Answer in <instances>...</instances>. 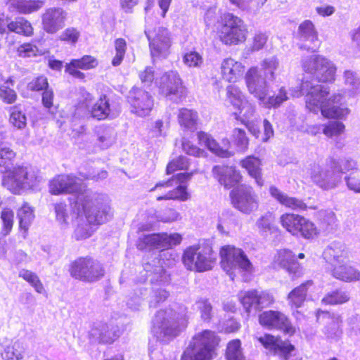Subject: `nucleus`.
<instances>
[{"instance_id":"nucleus-1","label":"nucleus","mask_w":360,"mask_h":360,"mask_svg":"<svg viewBox=\"0 0 360 360\" xmlns=\"http://www.w3.org/2000/svg\"><path fill=\"white\" fill-rule=\"evenodd\" d=\"M292 97H300L305 94L306 108L314 113L321 111L326 118L342 119L349 110L343 105H338L342 99V94L334 93L330 96V89L321 84H314L311 81H303L300 87L290 90Z\"/></svg>"},{"instance_id":"nucleus-2","label":"nucleus","mask_w":360,"mask_h":360,"mask_svg":"<svg viewBox=\"0 0 360 360\" xmlns=\"http://www.w3.org/2000/svg\"><path fill=\"white\" fill-rule=\"evenodd\" d=\"M279 66L278 59L271 56L262 60L260 68L252 67L245 74V83L249 93L257 98L260 105L267 108H277L288 99L284 87H281L276 96L266 97L269 82L276 79L275 72Z\"/></svg>"},{"instance_id":"nucleus-3","label":"nucleus","mask_w":360,"mask_h":360,"mask_svg":"<svg viewBox=\"0 0 360 360\" xmlns=\"http://www.w3.org/2000/svg\"><path fill=\"white\" fill-rule=\"evenodd\" d=\"M15 153L9 147H0V172L7 175L2 180L3 186L11 193L17 194L21 190L30 188L39 181V177L31 169L25 167H13Z\"/></svg>"},{"instance_id":"nucleus-4","label":"nucleus","mask_w":360,"mask_h":360,"mask_svg":"<svg viewBox=\"0 0 360 360\" xmlns=\"http://www.w3.org/2000/svg\"><path fill=\"white\" fill-rule=\"evenodd\" d=\"M71 206L79 216L84 214L85 219L90 224H103L110 219L113 214L108 196L91 191L78 195Z\"/></svg>"},{"instance_id":"nucleus-5","label":"nucleus","mask_w":360,"mask_h":360,"mask_svg":"<svg viewBox=\"0 0 360 360\" xmlns=\"http://www.w3.org/2000/svg\"><path fill=\"white\" fill-rule=\"evenodd\" d=\"M185 309L179 307L176 311L168 308L158 311L153 320V333L158 339L167 341L179 335L186 327Z\"/></svg>"},{"instance_id":"nucleus-6","label":"nucleus","mask_w":360,"mask_h":360,"mask_svg":"<svg viewBox=\"0 0 360 360\" xmlns=\"http://www.w3.org/2000/svg\"><path fill=\"white\" fill-rule=\"evenodd\" d=\"M219 338L211 330H204L193 337L181 360H211Z\"/></svg>"},{"instance_id":"nucleus-7","label":"nucleus","mask_w":360,"mask_h":360,"mask_svg":"<svg viewBox=\"0 0 360 360\" xmlns=\"http://www.w3.org/2000/svg\"><path fill=\"white\" fill-rule=\"evenodd\" d=\"M193 172L179 173L172 176L167 181H162L155 184L150 191L157 192V200H178L186 201L191 197L184 183L188 181Z\"/></svg>"},{"instance_id":"nucleus-8","label":"nucleus","mask_w":360,"mask_h":360,"mask_svg":"<svg viewBox=\"0 0 360 360\" xmlns=\"http://www.w3.org/2000/svg\"><path fill=\"white\" fill-rule=\"evenodd\" d=\"M221 266L231 280L239 274L251 273L253 266L245 252L232 245H225L221 248Z\"/></svg>"},{"instance_id":"nucleus-9","label":"nucleus","mask_w":360,"mask_h":360,"mask_svg":"<svg viewBox=\"0 0 360 360\" xmlns=\"http://www.w3.org/2000/svg\"><path fill=\"white\" fill-rule=\"evenodd\" d=\"M182 262L189 271L204 272L213 268L216 255L209 246L192 245L184 250Z\"/></svg>"},{"instance_id":"nucleus-10","label":"nucleus","mask_w":360,"mask_h":360,"mask_svg":"<svg viewBox=\"0 0 360 360\" xmlns=\"http://www.w3.org/2000/svg\"><path fill=\"white\" fill-rule=\"evenodd\" d=\"M301 65L304 72L313 75L319 82L332 83L335 80L336 65L323 56L311 55L303 57Z\"/></svg>"},{"instance_id":"nucleus-11","label":"nucleus","mask_w":360,"mask_h":360,"mask_svg":"<svg viewBox=\"0 0 360 360\" xmlns=\"http://www.w3.org/2000/svg\"><path fill=\"white\" fill-rule=\"evenodd\" d=\"M247 29L243 21L232 13H225L219 32L220 40L226 45L238 44L245 41Z\"/></svg>"},{"instance_id":"nucleus-12","label":"nucleus","mask_w":360,"mask_h":360,"mask_svg":"<svg viewBox=\"0 0 360 360\" xmlns=\"http://www.w3.org/2000/svg\"><path fill=\"white\" fill-rule=\"evenodd\" d=\"M309 176L315 185L325 191L335 188L342 181V177L335 171L329 162V158L326 165L319 162L311 165Z\"/></svg>"},{"instance_id":"nucleus-13","label":"nucleus","mask_w":360,"mask_h":360,"mask_svg":"<svg viewBox=\"0 0 360 360\" xmlns=\"http://www.w3.org/2000/svg\"><path fill=\"white\" fill-rule=\"evenodd\" d=\"M70 275L86 282H94L104 276L101 264L91 257H79L75 260L70 268Z\"/></svg>"},{"instance_id":"nucleus-14","label":"nucleus","mask_w":360,"mask_h":360,"mask_svg":"<svg viewBox=\"0 0 360 360\" xmlns=\"http://www.w3.org/2000/svg\"><path fill=\"white\" fill-rule=\"evenodd\" d=\"M145 34L149 41L152 58H166L170 53L172 46L171 34L168 30L162 27L147 28Z\"/></svg>"},{"instance_id":"nucleus-15","label":"nucleus","mask_w":360,"mask_h":360,"mask_svg":"<svg viewBox=\"0 0 360 360\" xmlns=\"http://www.w3.org/2000/svg\"><path fill=\"white\" fill-rule=\"evenodd\" d=\"M50 192L53 195L75 194V202L78 195L91 190L86 188L82 177L74 174H60L54 177L49 183Z\"/></svg>"},{"instance_id":"nucleus-16","label":"nucleus","mask_w":360,"mask_h":360,"mask_svg":"<svg viewBox=\"0 0 360 360\" xmlns=\"http://www.w3.org/2000/svg\"><path fill=\"white\" fill-rule=\"evenodd\" d=\"M233 206L244 214H250L258 209L259 198L252 187L242 184L230 192Z\"/></svg>"},{"instance_id":"nucleus-17","label":"nucleus","mask_w":360,"mask_h":360,"mask_svg":"<svg viewBox=\"0 0 360 360\" xmlns=\"http://www.w3.org/2000/svg\"><path fill=\"white\" fill-rule=\"evenodd\" d=\"M182 236L177 233L167 234L153 233L143 235L137 240V248L139 250H166L181 243Z\"/></svg>"},{"instance_id":"nucleus-18","label":"nucleus","mask_w":360,"mask_h":360,"mask_svg":"<svg viewBox=\"0 0 360 360\" xmlns=\"http://www.w3.org/2000/svg\"><path fill=\"white\" fill-rule=\"evenodd\" d=\"M316 320L318 322L324 324L322 332L328 340L337 342L341 338L342 335V319L340 315L318 310Z\"/></svg>"},{"instance_id":"nucleus-19","label":"nucleus","mask_w":360,"mask_h":360,"mask_svg":"<svg viewBox=\"0 0 360 360\" xmlns=\"http://www.w3.org/2000/svg\"><path fill=\"white\" fill-rule=\"evenodd\" d=\"M259 322L266 328L280 330L290 335L295 333V328L288 318L279 311L268 310L262 312L259 316Z\"/></svg>"},{"instance_id":"nucleus-20","label":"nucleus","mask_w":360,"mask_h":360,"mask_svg":"<svg viewBox=\"0 0 360 360\" xmlns=\"http://www.w3.org/2000/svg\"><path fill=\"white\" fill-rule=\"evenodd\" d=\"M155 83L161 93L170 99L177 102L183 96L184 90L181 80L176 71L171 70L165 72Z\"/></svg>"},{"instance_id":"nucleus-21","label":"nucleus","mask_w":360,"mask_h":360,"mask_svg":"<svg viewBox=\"0 0 360 360\" xmlns=\"http://www.w3.org/2000/svg\"><path fill=\"white\" fill-rule=\"evenodd\" d=\"M128 101L131 112L139 117L148 115L154 105L153 99L148 92L136 87L129 91Z\"/></svg>"},{"instance_id":"nucleus-22","label":"nucleus","mask_w":360,"mask_h":360,"mask_svg":"<svg viewBox=\"0 0 360 360\" xmlns=\"http://www.w3.org/2000/svg\"><path fill=\"white\" fill-rule=\"evenodd\" d=\"M297 37L301 44L300 49L313 50L319 44V33L314 22L310 20L302 22L297 28Z\"/></svg>"},{"instance_id":"nucleus-23","label":"nucleus","mask_w":360,"mask_h":360,"mask_svg":"<svg viewBox=\"0 0 360 360\" xmlns=\"http://www.w3.org/2000/svg\"><path fill=\"white\" fill-rule=\"evenodd\" d=\"M68 13L60 8H51L42 15L44 30L50 34H54L65 26Z\"/></svg>"},{"instance_id":"nucleus-24","label":"nucleus","mask_w":360,"mask_h":360,"mask_svg":"<svg viewBox=\"0 0 360 360\" xmlns=\"http://www.w3.org/2000/svg\"><path fill=\"white\" fill-rule=\"evenodd\" d=\"M122 331L117 326L106 323L95 324L89 331V336L100 343L111 344L121 335Z\"/></svg>"},{"instance_id":"nucleus-25","label":"nucleus","mask_w":360,"mask_h":360,"mask_svg":"<svg viewBox=\"0 0 360 360\" xmlns=\"http://www.w3.org/2000/svg\"><path fill=\"white\" fill-rule=\"evenodd\" d=\"M87 108L91 117L97 120L112 119L117 115L115 108L106 95H101L91 106L87 105Z\"/></svg>"},{"instance_id":"nucleus-26","label":"nucleus","mask_w":360,"mask_h":360,"mask_svg":"<svg viewBox=\"0 0 360 360\" xmlns=\"http://www.w3.org/2000/svg\"><path fill=\"white\" fill-rule=\"evenodd\" d=\"M257 340L266 349L283 356L285 359H288V355L295 349L294 346L288 342L283 341L280 338L269 334L257 338Z\"/></svg>"},{"instance_id":"nucleus-27","label":"nucleus","mask_w":360,"mask_h":360,"mask_svg":"<svg viewBox=\"0 0 360 360\" xmlns=\"http://www.w3.org/2000/svg\"><path fill=\"white\" fill-rule=\"evenodd\" d=\"M212 172L219 184L226 188L233 187L242 181L240 172L233 167L217 165L213 167Z\"/></svg>"},{"instance_id":"nucleus-28","label":"nucleus","mask_w":360,"mask_h":360,"mask_svg":"<svg viewBox=\"0 0 360 360\" xmlns=\"http://www.w3.org/2000/svg\"><path fill=\"white\" fill-rule=\"evenodd\" d=\"M98 65L97 60L89 55L84 56L79 59H72L65 65V71L75 78L83 79L85 74L79 70H88Z\"/></svg>"},{"instance_id":"nucleus-29","label":"nucleus","mask_w":360,"mask_h":360,"mask_svg":"<svg viewBox=\"0 0 360 360\" xmlns=\"http://www.w3.org/2000/svg\"><path fill=\"white\" fill-rule=\"evenodd\" d=\"M331 275L336 279L346 283H355L360 281V270L351 263L333 264Z\"/></svg>"},{"instance_id":"nucleus-30","label":"nucleus","mask_w":360,"mask_h":360,"mask_svg":"<svg viewBox=\"0 0 360 360\" xmlns=\"http://www.w3.org/2000/svg\"><path fill=\"white\" fill-rule=\"evenodd\" d=\"M245 66L240 61L232 58H227L221 63V73L224 80L236 82L243 75Z\"/></svg>"},{"instance_id":"nucleus-31","label":"nucleus","mask_w":360,"mask_h":360,"mask_svg":"<svg viewBox=\"0 0 360 360\" xmlns=\"http://www.w3.org/2000/svg\"><path fill=\"white\" fill-rule=\"evenodd\" d=\"M323 258L333 264H340L349 259V251L342 243L333 242L323 251Z\"/></svg>"},{"instance_id":"nucleus-32","label":"nucleus","mask_w":360,"mask_h":360,"mask_svg":"<svg viewBox=\"0 0 360 360\" xmlns=\"http://www.w3.org/2000/svg\"><path fill=\"white\" fill-rule=\"evenodd\" d=\"M269 193L279 203L289 209L300 212L307 208V205L302 200L288 196L274 186L270 187Z\"/></svg>"},{"instance_id":"nucleus-33","label":"nucleus","mask_w":360,"mask_h":360,"mask_svg":"<svg viewBox=\"0 0 360 360\" xmlns=\"http://www.w3.org/2000/svg\"><path fill=\"white\" fill-rule=\"evenodd\" d=\"M198 139L202 146H206L210 151L221 158H229L233 155V153L228 150L229 142L228 140L224 141L226 148L219 146V144L211 138L207 134L204 132L198 133Z\"/></svg>"},{"instance_id":"nucleus-34","label":"nucleus","mask_w":360,"mask_h":360,"mask_svg":"<svg viewBox=\"0 0 360 360\" xmlns=\"http://www.w3.org/2000/svg\"><path fill=\"white\" fill-rule=\"evenodd\" d=\"M274 264L276 266L286 269L290 273L296 274L299 269V264L295 261V255L286 249L278 251L274 257Z\"/></svg>"},{"instance_id":"nucleus-35","label":"nucleus","mask_w":360,"mask_h":360,"mask_svg":"<svg viewBox=\"0 0 360 360\" xmlns=\"http://www.w3.org/2000/svg\"><path fill=\"white\" fill-rule=\"evenodd\" d=\"M312 285L311 281H307L290 291L288 295V304L291 307L299 308L304 304L307 290Z\"/></svg>"},{"instance_id":"nucleus-36","label":"nucleus","mask_w":360,"mask_h":360,"mask_svg":"<svg viewBox=\"0 0 360 360\" xmlns=\"http://www.w3.org/2000/svg\"><path fill=\"white\" fill-rule=\"evenodd\" d=\"M242 167L245 168L250 176L255 179L257 184L262 186L264 181L261 176V162L259 159L249 156L240 162Z\"/></svg>"},{"instance_id":"nucleus-37","label":"nucleus","mask_w":360,"mask_h":360,"mask_svg":"<svg viewBox=\"0 0 360 360\" xmlns=\"http://www.w3.org/2000/svg\"><path fill=\"white\" fill-rule=\"evenodd\" d=\"M345 92L350 97H354L360 94V77L353 71L346 70L343 75Z\"/></svg>"},{"instance_id":"nucleus-38","label":"nucleus","mask_w":360,"mask_h":360,"mask_svg":"<svg viewBox=\"0 0 360 360\" xmlns=\"http://www.w3.org/2000/svg\"><path fill=\"white\" fill-rule=\"evenodd\" d=\"M233 112L235 119L246 124L253 118L255 114V105L246 98Z\"/></svg>"},{"instance_id":"nucleus-39","label":"nucleus","mask_w":360,"mask_h":360,"mask_svg":"<svg viewBox=\"0 0 360 360\" xmlns=\"http://www.w3.org/2000/svg\"><path fill=\"white\" fill-rule=\"evenodd\" d=\"M238 299L248 314L252 312L256 313L258 311L257 290L241 291L238 294Z\"/></svg>"},{"instance_id":"nucleus-40","label":"nucleus","mask_w":360,"mask_h":360,"mask_svg":"<svg viewBox=\"0 0 360 360\" xmlns=\"http://www.w3.org/2000/svg\"><path fill=\"white\" fill-rule=\"evenodd\" d=\"M76 214L75 221L76 228L75 230L74 236L77 240H82L87 238L91 236L94 232V229L91 226L92 224H90L85 219L84 214L79 216L77 212H74ZM93 225H94L93 224Z\"/></svg>"},{"instance_id":"nucleus-41","label":"nucleus","mask_w":360,"mask_h":360,"mask_svg":"<svg viewBox=\"0 0 360 360\" xmlns=\"http://www.w3.org/2000/svg\"><path fill=\"white\" fill-rule=\"evenodd\" d=\"M149 290L146 287H137L134 290V292L129 297L127 304L133 311L140 310L145 304V300L148 297Z\"/></svg>"},{"instance_id":"nucleus-42","label":"nucleus","mask_w":360,"mask_h":360,"mask_svg":"<svg viewBox=\"0 0 360 360\" xmlns=\"http://www.w3.org/2000/svg\"><path fill=\"white\" fill-rule=\"evenodd\" d=\"M329 162L342 177L343 174L356 169L357 167V162L351 157H345L340 160L329 157Z\"/></svg>"},{"instance_id":"nucleus-43","label":"nucleus","mask_w":360,"mask_h":360,"mask_svg":"<svg viewBox=\"0 0 360 360\" xmlns=\"http://www.w3.org/2000/svg\"><path fill=\"white\" fill-rule=\"evenodd\" d=\"M42 6L39 1H20L14 0L9 5L11 11H16L20 13L27 14L34 12Z\"/></svg>"},{"instance_id":"nucleus-44","label":"nucleus","mask_w":360,"mask_h":360,"mask_svg":"<svg viewBox=\"0 0 360 360\" xmlns=\"http://www.w3.org/2000/svg\"><path fill=\"white\" fill-rule=\"evenodd\" d=\"M10 32H13L23 36L30 37L33 34V27L31 23L24 18H15L7 25Z\"/></svg>"},{"instance_id":"nucleus-45","label":"nucleus","mask_w":360,"mask_h":360,"mask_svg":"<svg viewBox=\"0 0 360 360\" xmlns=\"http://www.w3.org/2000/svg\"><path fill=\"white\" fill-rule=\"evenodd\" d=\"M17 216L20 228L25 233L34 219V210L27 203H24L18 210Z\"/></svg>"},{"instance_id":"nucleus-46","label":"nucleus","mask_w":360,"mask_h":360,"mask_svg":"<svg viewBox=\"0 0 360 360\" xmlns=\"http://www.w3.org/2000/svg\"><path fill=\"white\" fill-rule=\"evenodd\" d=\"M178 121L181 127L194 130L198 121L197 112L190 109L182 108L178 114Z\"/></svg>"},{"instance_id":"nucleus-47","label":"nucleus","mask_w":360,"mask_h":360,"mask_svg":"<svg viewBox=\"0 0 360 360\" xmlns=\"http://www.w3.org/2000/svg\"><path fill=\"white\" fill-rule=\"evenodd\" d=\"M246 96L236 85H229L226 88V99L234 109L241 105Z\"/></svg>"},{"instance_id":"nucleus-48","label":"nucleus","mask_w":360,"mask_h":360,"mask_svg":"<svg viewBox=\"0 0 360 360\" xmlns=\"http://www.w3.org/2000/svg\"><path fill=\"white\" fill-rule=\"evenodd\" d=\"M302 217L295 214H284L280 218L282 226L292 235H297L298 226Z\"/></svg>"},{"instance_id":"nucleus-49","label":"nucleus","mask_w":360,"mask_h":360,"mask_svg":"<svg viewBox=\"0 0 360 360\" xmlns=\"http://www.w3.org/2000/svg\"><path fill=\"white\" fill-rule=\"evenodd\" d=\"M56 220L60 229H65L69 226L70 216L68 214V205L63 202H56L53 205Z\"/></svg>"},{"instance_id":"nucleus-50","label":"nucleus","mask_w":360,"mask_h":360,"mask_svg":"<svg viewBox=\"0 0 360 360\" xmlns=\"http://www.w3.org/2000/svg\"><path fill=\"white\" fill-rule=\"evenodd\" d=\"M14 82L11 78L8 79L0 85V98L8 104L13 103L17 99V94L13 89Z\"/></svg>"},{"instance_id":"nucleus-51","label":"nucleus","mask_w":360,"mask_h":360,"mask_svg":"<svg viewBox=\"0 0 360 360\" xmlns=\"http://www.w3.org/2000/svg\"><path fill=\"white\" fill-rule=\"evenodd\" d=\"M19 277L29 283L38 293H43L44 285L36 273L28 269H22L19 271Z\"/></svg>"},{"instance_id":"nucleus-52","label":"nucleus","mask_w":360,"mask_h":360,"mask_svg":"<svg viewBox=\"0 0 360 360\" xmlns=\"http://www.w3.org/2000/svg\"><path fill=\"white\" fill-rule=\"evenodd\" d=\"M349 296L347 292L342 290H335L328 292L321 300V302L324 304H341L348 302Z\"/></svg>"},{"instance_id":"nucleus-53","label":"nucleus","mask_w":360,"mask_h":360,"mask_svg":"<svg viewBox=\"0 0 360 360\" xmlns=\"http://www.w3.org/2000/svg\"><path fill=\"white\" fill-rule=\"evenodd\" d=\"M298 229L299 231L297 236H302L306 239L314 238L318 234L315 225L303 217L300 222Z\"/></svg>"},{"instance_id":"nucleus-54","label":"nucleus","mask_w":360,"mask_h":360,"mask_svg":"<svg viewBox=\"0 0 360 360\" xmlns=\"http://www.w3.org/2000/svg\"><path fill=\"white\" fill-rule=\"evenodd\" d=\"M226 356L227 360H245L239 340H233L229 342Z\"/></svg>"},{"instance_id":"nucleus-55","label":"nucleus","mask_w":360,"mask_h":360,"mask_svg":"<svg viewBox=\"0 0 360 360\" xmlns=\"http://www.w3.org/2000/svg\"><path fill=\"white\" fill-rule=\"evenodd\" d=\"M10 123L18 129H24L27 124L25 114L21 110L19 106H13L10 110Z\"/></svg>"},{"instance_id":"nucleus-56","label":"nucleus","mask_w":360,"mask_h":360,"mask_svg":"<svg viewBox=\"0 0 360 360\" xmlns=\"http://www.w3.org/2000/svg\"><path fill=\"white\" fill-rule=\"evenodd\" d=\"M231 139L238 151H246L249 145V139L245 130L240 128H235L232 132Z\"/></svg>"},{"instance_id":"nucleus-57","label":"nucleus","mask_w":360,"mask_h":360,"mask_svg":"<svg viewBox=\"0 0 360 360\" xmlns=\"http://www.w3.org/2000/svg\"><path fill=\"white\" fill-rule=\"evenodd\" d=\"M116 139V132L110 127L105 128L98 134V145L102 149L111 146Z\"/></svg>"},{"instance_id":"nucleus-58","label":"nucleus","mask_w":360,"mask_h":360,"mask_svg":"<svg viewBox=\"0 0 360 360\" xmlns=\"http://www.w3.org/2000/svg\"><path fill=\"white\" fill-rule=\"evenodd\" d=\"M345 125L339 121H331L324 124L323 134L328 138L337 137L344 134Z\"/></svg>"},{"instance_id":"nucleus-59","label":"nucleus","mask_w":360,"mask_h":360,"mask_svg":"<svg viewBox=\"0 0 360 360\" xmlns=\"http://www.w3.org/2000/svg\"><path fill=\"white\" fill-rule=\"evenodd\" d=\"M115 56L112 58V64L117 66L122 63L127 49L126 41L122 38L117 39L115 41Z\"/></svg>"},{"instance_id":"nucleus-60","label":"nucleus","mask_w":360,"mask_h":360,"mask_svg":"<svg viewBox=\"0 0 360 360\" xmlns=\"http://www.w3.org/2000/svg\"><path fill=\"white\" fill-rule=\"evenodd\" d=\"M346 185L350 191L360 193V170L356 169L344 178Z\"/></svg>"},{"instance_id":"nucleus-61","label":"nucleus","mask_w":360,"mask_h":360,"mask_svg":"<svg viewBox=\"0 0 360 360\" xmlns=\"http://www.w3.org/2000/svg\"><path fill=\"white\" fill-rule=\"evenodd\" d=\"M229 1L243 11H257L262 8L258 0H229Z\"/></svg>"},{"instance_id":"nucleus-62","label":"nucleus","mask_w":360,"mask_h":360,"mask_svg":"<svg viewBox=\"0 0 360 360\" xmlns=\"http://www.w3.org/2000/svg\"><path fill=\"white\" fill-rule=\"evenodd\" d=\"M197 307L200 313L201 319L205 321H210L212 317V306L205 299L200 300L196 302Z\"/></svg>"},{"instance_id":"nucleus-63","label":"nucleus","mask_w":360,"mask_h":360,"mask_svg":"<svg viewBox=\"0 0 360 360\" xmlns=\"http://www.w3.org/2000/svg\"><path fill=\"white\" fill-rule=\"evenodd\" d=\"M18 54L20 57H33L42 55L43 53L37 46L32 44H24L18 48Z\"/></svg>"},{"instance_id":"nucleus-64","label":"nucleus","mask_w":360,"mask_h":360,"mask_svg":"<svg viewBox=\"0 0 360 360\" xmlns=\"http://www.w3.org/2000/svg\"><path fill=\"white\" fill-rule=\"evenodd\" d=\"M169 295V292L165 289L158 288L153 290V294L148 300L149 307H156L159 303L165 302Z\"/></svg>"}]
</instances>
